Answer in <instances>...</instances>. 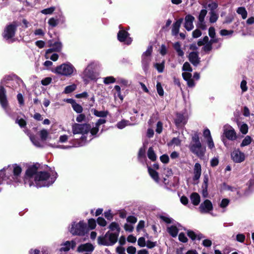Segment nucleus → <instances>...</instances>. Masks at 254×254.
<instances>
[{
    "label": "nucleus",
    "instance_id": "obj_40",
    "mask_svg": "<svg viewBox=\"0 0 254 254\" xmlns=\"http://www.w3.org/2000/svg\"><path fill=\"white\" fill-rule=\"evenodd\" d=\"M210 17L209 21L210 23H214L216 22L218 18V15L216 12H209Z\"/></svg>",
    "mask_w": 254,
    "mask_h": 254
},
{
    "label": "nucleus",
    "instance_id": "obj_52",
    "mask_svg": "<svg viewBox=\"0 0 254 254\" xmlns=\"http://www.w3.org/2000/svg\"><path fill=\"white\" fill-rule=\"evenodd\" d=\"M156 89L158 94L160 96L164 95V90L160 82H158L156 84Z\"/></svg>",
    "mask_w": 254,
    "mask_h": 254
},
{
    "label": "nucleus",
    "instance_id": "obj_35",
    "mask_svg": "<svg viewBox=\"0 0 254 254\" xmlns=\"http://www.w3.org/2000/svg\"><path fill=\"white\" fill-rule=\"evenodd\" d=\"M93 114L96 117H101V118H105L107 116L108 112V111H99L95 109L93 111Z\"/></svg>",
    "mask_w": 254,
    "mask_h": 254
},
{
    "label": "nucleus",
    "instance_id": "obj_31",
    "mask_svg": "<svg viewBox=\"0 0 254 254\" xmlns=\"http://www.w3.org/2000/svg\"><path fill=\"white\" fill-rule=\"evenodd\" d=\"M109 228L111 231H115L114 234H118L119 235L120 228L119 224L116 222H112L109 226Z\"/></svg>",
    "mask_w": 254,
    "mask_h": 254
},
{
    "label": "nucleus",
    "instance_id": "obj_8",
    "mask_svg": "<svg viewBox=\"0 0 254 254\" xmlns=\"http://www.w3.org/2000/svg\"><path fill=\"white\" fill-rule=\"evenodd\" d=\"M152 52V46H148L147 49L144 52L141 56V66L145 73H146L149 68L150 63L151 61V54Z\"/></svg>",
    "mask_w": 254,
    "mask_h": 254
},
{
    "label": "nucleus",
    "instance_id": "obj_49",
    "mask_svg": "<svg viewBox=\"0 0 254 254\" xmlns=\"http://www.w3.org/2000/svg\"><path fill=\"white\" fill-rule=\"evenodd\" d=\"M203 45L202 50L206 53H209L212 49V45L210 42Z\"/></svg>",
    "mask_w": 254,
    "mask_h": 254
},
{
    "label": "nucleus",
    "instance_id": "obj_47",
    "mask_svg": "<svg viewBox=\"0 0 254 254\" xmlns=\"http://www.w3.org/2000/svg\"><path fill=\"white\" fill-rule=\"evenodd\" d=\"M128 123L129 121L124 120L118 122L116 126L118 128L123 129L124 127H125L127 126Z\"/></svg>",
    "mask_w": 254,
    "mask_h": 254
},
{
    "label": "nucleus",
    "instance_id": "obj_56",
    "mask_svg": "<svg viewBox=\"0 0 254 254\" xmlns=\"http://www.w3.org/2000/svg\"><path fill=\"white\" fill-rule=\"evenodd\" d=\"M218 4L216 2H212L208 4V7L209 8L210 12H216L215 9L217 8Z\"/></svg>",
    "mask_w": 254,
    "mask_h": 254
},
{
    "label": "nucleus",
    "instance_id": "obj_9",
    "mask_svg": "<svg viewBox=\"0 0 254 254\" xmlns=\"http://www.w3.org/2000/svg\"><path fill=\"white\" fill-rule=\"evenodd\" d=\"M86 229V223L83 221H80L78 223L73 222L69 229V231L73 235L83 236L85 233Z\"/></svg>",
    "mask_w": 254,
    "mask_h": 254
},
{
    "label": "nucleus",
    "instance_id": "obj_14",
    "mask_svg": "<svg viewBox=\"0 0 254 254\" xmlns=\"http://www.w3.org/2000/svg\"><path fill=\"white\" fill-rule=\"evenodd\" d=\"M65 22V17L62 12L59 15L58 18L51 17L48 22V24L52 28L56 27L59 24H63Z\"/></svg>",
    "mask_w": 254,
    "mask_h": 254
},
{
    "label": "nucleus",
    "instance_id": "obj_55",
    "mask_svg": "<svg viewBox=\"0 0 254 254\" xmlns=\"http://www.w3.org/2000/svg\"><path fill=\"white\" fill-rule=\"evenodd\" d=\"M248 189L247 190L249 192V194L254 189V179H251L248 183Z\"/></svg>",
    "mask_w": 254,
    "mask_h": 254
},
{
    "label": "nucleus",
    "instance_id": "obj_33",
    "mask_svg": "<svg viewBox=\"0 0 254 254\" xmlns=\"http://www.w3.org/2000/svg\"><path fill=\"white\" fill-rule=\"evenodd\" d=\"M237 193V196H236V199H239L243 196H246L249 195V192L248 190H246L245 191H241L240 189L236 188V190L235 191Z\"/></svg>",
    "mask_w": 254,
    "mask_h": 254
},
{
    "label": "nucleus",
    "instance_id": "obj_45",
    "mask_svg": "<svg viewBox=\"0 0 254 254\" xmlns=\"http://www.w3.org/2000/svg\"><path fill=\"white\" fill-rule=\"evenodd\" d=\"M72 107L73 110L77 113L80 114L83 111L82 107L80 105L77 104L76 102L74 105H73Z\"/></svg>",
    "mask_w": 254,
    "mask_h": 254
},
{
    "label": "nucleus",
    "instance_id": "obj_63",
    "mask_svg": "<svg viewBox=\"0 0 254 254\" xmlns=\"http://www.w3.org/2000/svg\"><path fill=\"white\" fill-rule=\"evenodd\" d=\"M96 226V221L94 219H90L88 220V226L91 229H94Z\"/></svg>",
    "mask_w": 254,
    "mask_h": 254
},
{
    "label": "nucleus",
    "instance_id": "obj_43",
    "mask_svg": "<svg viewBox=\"0 0 254 254\" xmlns=\"http://www.w3.org/2000/svg\"><path fill=\"white\" fill-rule=\"evenodd\" d=\"M154 67L156 68L158 72L162 73L164 71V62L161 63H156L154 64Z\"/></svg>",
    "mask_w": 254,
    "mask_h": 254
},
{
    "label": "nucleus",
    "instance_id": "obj_16",
    "mask_svg": "<svg viewBox=\"0 0 254 254\" xmlns=\"http://www.w3.org/2000/svg\"><path fill=\"white\" fill-rule=\"evenodd\" d=\"M213 209L212 202L208 199L205 200L202 202L199 207V210L201 213H208Z\"/></svg>",
    "mask_w": 254,
    "mask_h": 254
},
{
    "label": "nucleus",
    "instance_id": "obj_54",
    "mask_svg": "<svg viewBox=\"0 0 254 254\" xmlns=\"http://www.w3.org/2000/svg\"><path fill=\"white\" fill-rule=\"evenodd\" d=\"M182 70L185 71L191 72L192 69L188 62H185L182 67Z\"/></svg>",
    "mask_w": 254,
    "mask_h": 254
},
{
    "label": "nucleus",
    "instance_id": "obj_30",
    "mask_svg": "<svg viewBox=\"0 0 254 254\" xmlns=\"http://www.w3.org/2000/svg\"><path fill=\"white\" fill-rule=\"evenodd\" d=\"M167 231L173 237H176L178 234V229L176 226H171L167 228Z\"/></svg>",
    "mask_w": 254,
    "mask_h": 254
},
{
    "label": "nucleus",
    "instance_id": "obj_44",
    "mask_svg": "<svg viewBox=\"0 0 254 254\" xmlns=\"http://www.w3.org/2000/svg\"><path fill=\"white\" fill-rule=\"evenodd\" d=\"M15 123L17 124L19 127L21 128L24 127L26 126V121L21 118H19V117H17L15 120Z\"/></svg>",
    "mask_w": 254,
    "mask_h": 254
},
{
    "label": "nucleus",
    "instance_id": "obj_37",
    "mask_svg": "<svg viewBox=\"0 0 254 254\" xmlns=\"http://www.w3.org/2000/svg\"><path fill=\"white\" fill-rule=\"evenodd\" d=\"M84 145V143H78L77 144H73L72 145H60L57 146L56 147L58 148L63 149H70L72 147H76L78 146H81Z\"/></svg>",
    "mask_w": 254,
    "mask_h": 254
},
{
    "label": "nucleus",
    "instance_id": "obj_25",
    "mask_svg": "<svg viewBox=\"0 0 254 254\" xmlns=\"http://www.w3.org/2000/svg\"><path fill=\"white\" fill-rule=\"evenodd\" d=\"M201 174V165L198 163H196L194 164V169H193V174L194 176L193 177V181H197L200 177Z\"/></svg>",
    "mask_w": 254,
    "mask_h": 254
},
{
    "label": "nucleus",
    "instance_id": "obj_42",
    "mask_svg": "<svg viewBox=\"0 0 254 254\" xmlns=\"http://www.w3.org/2000/svg\"><path fill=\"white\" fill-rule=\"evenodd\" d=\"M56 7L55 6H51L50 7L44 9L41 11V12L42 14L47 15V14H51L53 13V12L55 10Z\"/></svg>",
    "mask_w": 254,
    "mask_h": 254
},
{
    "label": "nucleus",
    "instance_id": "obj_1",
    "mask_svg": "<svg viewBox=\"0 0 254 254\" xmlns=\"http://www.w3.org/2000/svg\"><path fill=\"white\" fill-rule=\"evenodd\" d=\"M57 175L56 173L50 175L45 171H38L37 165H33L29 166L25 172L24 183L30 187H48L55 182Z\"/></svg>",
    "mask_w": 254,
    "mask_h": 254
},
{
    "label": "nucleus",
    "instance_id": "obj_61",
    "mask_svg": "<svg viewBox=\"0 0 254 254\" xmlns=\"http://www.w3.org/2000/svg\"><path fill=\"white\" fill-rule=\"evenodd\" d=\"M219 159L218 157H214L210 160V165L214 167L218 165Z\"/></svg>",
    "mask_w": 254,
    "mask_h": 254
},
{
    "label": "nucleus",
    "instance_id": "obj_64",
    "mask_svg": "<svg viewBox=\"0 0 254 254\" xmlns=\"http://www.w3.org/2000/svg\"><path fill=\"white\" fill-rule=\"evenodd\" d=\"M30 139L31 141L32 142L33 144L37 147H40L41 146L40 142L36 138L32 135H29Z\"/></svg>",
    "mask_w": 254,
    "mask_h": 254
},
{
    "label": "nucleus",
    "instance_id": "obj_26",
    "mask_svg": "<svg viewBox=\"0 0 254 254\" xmlns=\"http://www.w3.org/2000/svg\"><path fill=\"white\" fill-rule=\"evenodd\" d=\"M145 150L146 147L145 144H143V146L142 147H141L139 150L137 157L139 161H140L141 163H143L144 160L146 158Z\"/></svg>",
    "mask_w": 254,
    "mask_h": 254
},
{
    "label": "nucleus",
    "instance_id": "obj_6",
    "mask_svg": "<svg viewBox=\"0 0 254 254\" xmlns=\"http://www.w3.org/2000/svg\"><path fill=\"white\" fill-rule=\"evenodd\" d=\"M53 71L56 74L69 77L75 73L76 70L71 63L66 62L57 66Z\"/></svg>",
    "mask_w": 254,
    "mask_h": 254
},
{
    "label": "nucleus",
    "instance_id": "obj_48",
    "mask_svg": "<svg viewBox=\"0 0 254 254\" xmlns=\"http://www.w3.org/2000/svg\"><path fill=\"white\" fill-rule=\"evenodd\" d=\"M209 42V38L208 36H205L202 39H200L197 42V45L198 46H203L206 43Z\"/></svg>",
    "mask_w": 254,
    "mask_h": 254
},
{
    "label": "nucleus",
    "instance_id": "obj_7",
    "mask_svg": "<svg viewBox=\"0 0 254 254\" xmlns=\"http://www.w3.org/2000/svg\"><path fill=\"white\" fill-rule=\"evenodd\" d=\"M118 237V234H114L108 231L104 236L98 238V243L100 245L112 246L117 242Z\"/></svg>",
    "mask_w": 254,
    "mask_h": 254
},
{
    "label": "nucleus",
    "instance_id": "obj_22",
    "mask_svg": "<svg viewBox=\"0 0 254 254\" xmlns=\"http://www.w3.org/2000/svg\"><path fill=\"white\" fill-rule=\"evenodd\" d=\"M183 79L187 82L188 86L189 87H193L195 86V83L192 79V75L190 72H184L182 73Z\"/></svg>",
    "mask_w": 254,
    "mask_h": 254
},
{
    "label": "nucleus",
    "instance_id": "obj_27",
    "mask_svg": "<svg viewBox=\"0 0 254 254\" xmlns=\"http://www.w3.org/2000/svg\"><path fill=\"white\" fill-rule=\"evenodd\" d=\"M148 173L151 177L157 183H159V179L158 173L152 169L151 167H148Z\"/></svg>",
    "mask_w": 254,
    "mask_h": 254
},
{
    "label": "nucleus",
    "instance_id": "obj_60",
    "mask_svg": "<svg viewBox=\"0 0 254 254\" xmlns=\"http://www.w3.org/2000/svg\"><path fill=\"white\" fill-rule=\"evenodd\" d=\"M97 222L98 225L101 226H105L107 224L106 221L103 217H99L97 220Z\"/></svg>",
    "mask_w": 254,
    "mask_h": 254
},
{
    "label": "nucleus",
    "instance_id": "obj_3",
    "mask_svg": "<svg viewBox=\"0 0 254 254\" xmlns=\"http://www.w3.org/2000/svg\"><path fill=\"white\" fill-rule=\"evenodd\" d=\"M190 151L200 158H202L206 151V147L202 145L198 133L195 132L192 135L191 140L189 145Z\"/></svg>",
    "mask_w": 254,
    "mask_h": 254
},
{
    "label": "nucleus",
    "instance_id": "obj_2",
    "mask_svg": "<svg viewBox=\"0 0 254 254\" xmlns=\"http://www.w3.org/2000/svg\"><path fill=\"white\" fill-rule=\"evenodd\" d=\"M21 167L17 164L8 165L0 170V192L5 184L16 186L21 182Z\"/></svg>",
    "mask_w": 254,
    "mask_h": 254
},
{
    "label": "nucleus",
    "instance_id": "obj_50",
    "mask_svg": "<svg viewBox=\"0 0 254 254\" xmlns=\"http://www.w3.org/2000/svg\"><path fill=\"white\" fill-rule=\"evenodd\" d=\"M240 131L244 134L247 133L248 131V126L246 124H242L239 126Z\"/></svg>",
    "mask_w": 254,
    "mask_h": 254
},
{
    "label": "nucleus",
    "instance_id": "obj_17",
    "mask_svg": "<svg viewBox=\"0 0 254 254\" xmlns=\"http://www.w3.org/2000/svg\"><path fill=\"white\" fill-rule=\"evenodd\" d=\"M194 17L190 14H188L185 18L184 27L188 31H191L194 28L193 22Z\"/></svg>",
    "mask_w": 254,
    "mask_h": 254
},
{
    "label": "nucleus",
    "instance_id": "obj_19",
    "mask_svg": "<svg viewBox=\"0 0 254 254\" xmlns=\"http://www.w3.org/2000/svg\"><path fill=\"white\" fill-rule=\"evenodd\" d=\"M50 46L51 48L48 49L46 51V54H50L53 52H59L62 50L63 45L60 41L55 42L53 44H51Z\"/></svg>",
    "mask_w": 254,
    "mask_h": 254
},
{
    "label": "nucleus",
    "instance_id": "obj_18",
    "mask_svg": "<svg viewBox=\"0 0 254 254\" xmlns=\"http://www.w3.org/2000/svg\"><path fill=\"white\" fill-rule=\"evenodd\" d=\"M174 121L178 127H182L187 123V118L181 113H177Z\"/></svg>",
    "mask_w": 254,
    "mask_h": 254
},
{
    "label": "nucleus",
    "instance_id": "obj_29",
    "mask_svg": "<svg viewBox=\"0 0 254 254\" xmlns=\"http://www.w3.org/2000/svg\"><path fill=\"white\" fill-rule=\"evenodd\" d=\"M173 48L176 51L178 56L182 57L184 55V52L181 48V45L179 42H177L173 44Z\"/></svg>",
    "mask_w": 254,
    "mask_h": 254
},
{
    "label": "nucleus",
    "instance_id": "obj_21",
    "mask_svg": "<svg viewBox=\"0 0 254 254\" xmlns=\"http://www.w3.org/2000/svg\"><path fill=\"white\" fill-rule=\"evenodd\" d=\"M94 250V246L90 243H86L80 245L77 248V251L79 253L86 252L91 253Z\"/></svg>",
    "mask_w": 254,
    "mask_h": 254
},
{
    "label": "nucleus",
    "instance_id": "obj_46",
    "mask_svg": "<svg viewBox=\"0 0 254 254\" xmlns=\"http://www.w3.org/2000/svg\"><path fill=\"white\" fill-rule=\"evenodd\" d=\"M207 13V11L205 9L201 10L198 17V21H204V18Z\"/></svg>",
    "mask_w": 254,
    "mask_h": 254
},
{
    "label": "nucleus",
    "instance_id": "obj_51",
    "mask_svg": "<svg viewBox=\"0 0 254 254\" xmlns=\"http://www.w3.org/2000/svg\"><path fill=\"white\" fill-rule=\"evenodd\" d=\"M229 203L230 200L228 199L223 198L222 199L219 206L222 209H225L229 205Z\"/></svg>",
    "mask_w": 254,
    "mask_h": 254
},
{
    "label": "nucleus",
    "instance_id": "obj_28",
    "mask_svg": "<svg viewBox=\"0 0 254 254\" xmlns=\"http://www.w3.org/2000/svg\"><path fill=\"white\" fill-rule=\"evenodd\" d=\"M190 200L194 205H197L200 201L199 195L196 192H193L190 195Z\"/></svg>",
    "mask_w": 254,
    "mask_h": 254
},
{
    "label": "nucleus",
    "instance_id": "obj_15",
    "mask_svg": "<svg viewBox=\"0 0 254 254\" xmlns=\"http://www.w3.org/2000/svg\"><path fill=\"white\" fill-rule=\"evenodd\" d=\"M224 134L230 140H235L237 139V134L234 129L230 126L226 125L224 127Z\"/></svg>",
    "mask_w": 254,
    "mask_h": 254
},
{
    "label": "nucleus",
    "instance_id": "obj_24",
    "mask_svg": "<svg viewBox=\"0 0 254 254\" xmlns=\"http://www.w3.org/2000/svg\"><path fill=\"white\" fill-rule=\"evenodd\" d=\"M62 246L60 249L61 252H67L70 249H74L76 246V243L74 241H66L64 243L61 245Z\"/></svg>",
    "mask_w": 254,
    "mask_h": 254
},
{
    "label": "nucleus",
    "instance_id": "obj_13",
    "mask_svg": "<svg viewBox=\"0 0 254 254\" xmlns=\"http://www.w3.org/2000/svg\"><path fill=\"white\" fill-rule=\"evenodd\" d=\"M118 40L121 42H123L125 44L130 45L132 40L129 37V33L125 30H120L117 34Z\"/></svg>",
    "mask_w": 254,
    "mask_h": 254
},
{
    "label": "nucleus",
    "instance_id": "obj_41",
    "mask_svg": "<svg viewBox=\"0 0 254 254\" xmlns=\"http://www.w3.org/2000/svg\"><path fill=\"white\" fill-rule=\"evenodd\" d=\"M76 86L75 84H73L65 87L64 90V93L65 94L70 93L75 90Z\"/></svg>",
    "mask_w": 254,
    "mask_h": 254
},
{
    "label": "nucleus",
    "instance_id": "obj_20",
    "mask_svg": "<svg viewBox=\"0 0 254 254\" xmlns=\"http://www.w3.org/2000/svg\"><path fill=\"white\" fill-rule=\"evenodd\" d=\"M184 20L183 18H180L173 24L172 29V35L176 36L179 33L180 28Z\"/></svg>",
    "mask_w": 254,
    "mask_h": 254
},
{
    "label": "nucleus",
    "instance_id": "obj_10",
    "mask_svg": "<svg viewBox=\"0 0 254 254\" xmlns=\"http://www.w3.org/2000/svg\"><path fill=\"white\" fill-rule=\"evenodd\" d=\"M91 129V126L88 124H75L72 126V129L73 134H82L81 139H86L85 134H87Z\"/></svg>",
    "mask_w": 254,
    "mask_h": 254
},
{
    "label": "nucleus",
    "instance_id": "obj_32",
    "mask_svg": "<svg viewBox=\"0 0 254 254\" xmlns=\"http://www.w3.org/2000/svg\"><path fill=\"white\" fill-rule=\"evenodd\" d=\"M237 12L241 15L243 19H245L247 17L248 12L244 7H238L237 9Z\"/></svg>",
    "mask_w": 254,
    "mask_h": 254
},
{
    "label": "nucleus",
    "instance_id": "obj_12",
    "mask_svg": "<svg viewBox=\"0 0 254 254\" xmlns=\"http://www.w3.org/2000/svg\"><path fill=\"white\" fill-rule=\"evenodd\" d=\"M231 158L234 162L240 163L245 160V154L238 148L234 149L231 153Z\"/></svg>",
    "mask_w": 254,
    "mask_h": 254
},
{
    "label": "nucleus",
    "instance_id": "obj_53",
    "mask_svg": "<svg viewBox=\"0 0 254 254\" xmlns=\"http://www.w3.org/2000/svg\"><path fill=\"white\" fill-rule=\"evenodd\" d=\"M40 136L42 140H46L48 136V132L46 129H43L40 132Z\"/></svg>",
    "mask_w": 254,
    "mask_h": 254
},
{
    "label": "nucleus",
    "instance_id": "obj_39",
    "mask_svg": "<svg viewBox=\"0 0 254 254\" xmlns=\"http://www.w3.org/2000/svg\"><path fill=\"white\" fill-rule=\"evenodd\" d=\"M181 143V140L179 137H174L168 143L169 146L175 145L179 146Z\"/></svg>",
    "mask_w": 254,
    "mask_h": 254
},
{
    "label": "nucleus",
    "instance_id": "obj_36",
    "mask_svg": "<svg viewBox=\"0 0 254 254\" xmlns=\"http://www.w3.org/2000/svg\"><path fill=\"white\" fill-rule=\"evenodd\" d=\"M147 156L149 159L153 161L156 159V156L152 147H151L149 148L147 152Z\"/></svg>",
    "mask_w": 254,
    "mask_h": 254
},
{
    "label": "nucleus",
    "instance_id": "obj_23",
    "mask_svg": "<svg viewBox=\"0 0 254 254\" xmlns=\"http://www.w3.org/2000/svg\"><path fill=\"white\" fill-rule=\"evenodd\" d=\"M189 60L190 62L194 65L197 66L200 63L199 58L197 53L191 52L189 54Z\"/></svg>",
    "mask_w": 254,
    "mask_h": 254
},
{
    "label": "nucleus",
    "instance_id": "obj_34",
    "mask_svg": "<svg viewBox=\"0 0 254 254\" xmlns=\"http://www.w3.org/2000/svg\"><path fill=\"white\" fill-rule=\"evenodd\" d=\"M252 137L249 135H247L244 139L243 140L242 143L240 144L241 147L248 146L250 144L252 141Z\"/></svg>",
    "mask_w": 254,
    "mask_h": 254
},
{
    "label": "nucleus",
    "instance_id": "obj_5",
    "mask_svg": "<svg viewBox=\"0 0 254 254\" xmlns=\"http://www.w3.org/2000/svg\"><path fill=\"white\" fill-rule=\"evenodd\" d=\"M100 67V64L98 62H92L89 63L83 72L84 80H94L97 79L98 74L97 70Z\"/></svg>",
    "mask_w": 254,
    "mask_h": 254
},
{
    "label": "nucleus",
    "instance_id": "obj_11",
    "mask_svg": "<svg viewBox=\"0 0 254 254\" xmlns=\"http://www.w3.org/2000/svg\"><path fill=\"white\" fill-rule=\"evenodd\" d=\"M17 26L10 24L6 26L2 33V36L6 40L12 42V38L14 36Z\"/></svg>",
    "mask_w": 254,
    "mask_h": 254
},
{
    "label": "nucleus",
    "instance_id": "obj_58",
    "mask_svg": "<svg viewBox=\"0 0 254 254\" xmlns=\"http://www.w3.org/2000/svg\"><path fill=\"white\" fill-rule=\"evenodd\" d=\"M233 33V30H227L226 29H222L220 31V34L222 36L230 35H232Z\"/></svg>",
    "mask_w": 254,
    "mask_h": 254
},
{
    "label": "nucleus",
    "instance_id": "obj_62",
    "mask_svg": "<svg viewBox=\"0 0 254 254\" xmlns=\"http://www.w3.org/2000/svg\"><path fill=\"white\" fill-rule=\"evenodd\" d=\"M163 129V124L161 122L159 121L157 123L156 132L159 134L161 133Z\"/></svg>",
    "mask_w": 254,
    "mask_h": 254
},
{
    "label": "nucleus",
    "instance_id": "obj_38",
    "mask_svg": "<svg viewBox=\"0 0 254 254\" xmlns=\"http://www.w3.org/2000/svg\"><path fill=\"white\" fill-rule=\"evenodd\" d=\"M116 82V78L112 76H109L103 78V83L105 84L108 85L114 83Z\"/></svg>",
    "mask_w": 254,
    "mask_h": 254
},
{
    "label": "nucleus",
    "instance_id": "obj_4",
    "mask_svg": "<svg viewBox=\"0 0 254 254\" xmlns=\"http://www.w3.org/2000/svg\"><path fill=\"white\" fill-rule=\"evenodd\" d=\"M11 80V77L10 76H7L1 81L0 83V104L6 113L9 116H10V109L8 107V102L6 95V92L2 84H5L7 86H8L9 81Z\"/></svg>",
    "mask_w": 254,
    "mask_h": 254
},
{
    "label": "nucleus",
    "instance_id": "obj_59",
    "mask_svg": "<svg viewBox=\"0 0 254 254\" xmlns=\"http://www.w3.org/2000/svg\"><path fill=\"white\" fill-rule=\"evenodd\" d=\"M50 54H47L46 53V59H50L53 61H57L59 58V55L57 54H53L51 56H49Z\"/></svg>",
    "mask_w": 254,
    "mask_h": 254
},
{
    "label": "nucleus",
    "instance_id": "obj_57",
    "mask_svg": "<svg viewBox=\"0 0 254 254\" xmlns=\"http://www.w3.org/2000/svg\"><path fill=\"white\" fill-rule=\"evenodd\" d=\"M196 27L197 28L203 30L206 29V25L204 21H198L196 24Z\"/></svg>",
    "mask_w": 254,
    "mask_h": 254
}]
</instances>
